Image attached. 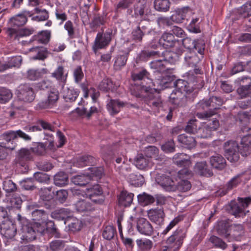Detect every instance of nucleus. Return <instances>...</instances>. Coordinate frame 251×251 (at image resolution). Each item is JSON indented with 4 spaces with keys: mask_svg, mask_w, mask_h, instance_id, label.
Masks as SVG:
<instances>
[{
    "mask_svg": "<svg viewBox=\"0 0 251 251\" xmlns=\"http://www.w3.org/2000/svg\"><path fill=\"white\" fill-rule=\"evenodd\" d=\"M150 67L153 70L154 89L160 91L166 88L167 84L172 80L171 76L167 74V71L170 70L167 61L163 59L153 60L150 63Z\"/></svg>",
    "mask_w": 251,
    "mask_h": 251,
    "instance_id": "1",
    "label": "nucleus"
},
{
    "mask_svg": "<svg viewBox=\"0 0 251 251\" xmlns=\"http://www.w3.org/2000/svg\"><path fill=\"white\" fill-rule=\"evenodd\" d=\"M201 74L199 68L189 71L187 73L188 81L178 79L175 82V85L177 89L175 92H181L183 94H189L194 89L201 88L203 85L202 78L196 75Z\"/></svg>",
    "mask_w": 251,
    "mask_h": 251,
    "instance_id": "2",
    "label": "nucleus"
},
{
    "mask_svg": "<svg viewBox=\"0 0 251 251\" xmlns=\"http://www.w3.org/2000/svg\"><path fill=\"white\" fill-rule=\"evenodd\" d=\"M17 94L18 100L13 101L11 106L13 109L18 110L22 108V106L18 104L19 101L31 102L34 100L36 96L31 85L28 83L21 84L18 88Z\"/></svg>",
    "mask_w": 251,
    "mask_h": 251,
    "instance_id": "3",
    "label": "nucleus"
},
{
    "mask_svg": "<svg viewBox=\"0 0 251 251\" xmlns=\"http://www.w3.org/2000/svg\"><path fill=\"white\" fill-rule=\"evenodd\" d=\"M47 99L40 101L36 105L38 110L51 108L54 107L59 99V92L55 88H50L46 92Z\"/></svg>",
    "mask_w": 251,
    "mask_h": 251,
    "instance_id": "4",
    "label": "nucleus"
},
{
    "mask_svg": "<svg viewBox=\"0 0 251 251\" xmlns=\"http://www.w3.org/2000/svg\"><path fill=\"white\" fill-rule=\"evenodd\" d=\"M186 231L184 229H177L167 240L168 246L173 251H177L182 246L183 240L186 237Z\"/></svg>",
    "mask_w": 251,
    "mask_h": 251,
    "instance_id": "5",
    "label": "nucleus"
},
{
    "mask_svg": "<svg viewBox=\"0 0 251 251\" xmlns=\"http://www.w3.org/2000/svg\"><path fill=\"white\" fill-rule=\"evenodd\" d=\"M225 155L231 162H236L239 158V148L238 143L233 140H229L225 143L224 146Z\"/></svg>",
    "mask_w": 251,
    "mask_h": 251,
    "instance_id": "6",
    "label": "nucleus"
},
{
    "mask_svg": "<svg viewBox=\"0 0 251 251\" xmlns=\"http://www.w3.org/2000/svg\"><path fill=\"white\" fill-rule=\"evenodd\" d=\"M192 176V173L189 170L185 168L177 173V179L178 181L176 186V190L181 192H186L191 188L190 182L187 179Z\"/></svg>",
    "mask_w": 251,
    "mask_h": 251,
    "instance_id": "7",
    "label": "nucleus"
},
{
    "mask_svg": "<svg viewBox=\"0 0 251 251\" xmlns=\"http://www.w3.org/2000/svg\"><path fill=\"white\" fill-rule=\"evenodd\" d=\"M46 228L45 225L38 223L35 224L33 227L29 226H24L23 229L25 231V234L22 239H25L27 241L33 240L36 237V232L43 235L46 232Z\"/></svg>",
    "mask_w": 251,
    "mask_h": 251,
    "instance_id": "8",
    "label": "nucleus"
},
{
    "mask_svg": "<svg viewBox=\"0 0 251 251\" xmlns=\"http://www.w3.org/2000/svg\"><path fill=\"white\" fill-rule=\"evenodd\" d=\"M16 227L14 223L9 219H6L0 224V233L6 239H11L16 234Z\"/></svg>",
    "mask_w": 251,
    "mask_h": 251,
    "instance_id": "9",
    "label": "nucleus"
},
{
    "mask_svg": "<svg viewBox=\"0 0 251 251\" xmlns=\"http://www.w3.org/2000/svg\"><path fill=\"white\" fill-rule=\"evenodd\" d=\"M32 15V13L30 11L24 10L22 13L10 18L7 22V25L19 28L26 24L27 17H31Z\"/></svg>",
    "mask_w": 251,
    "mask_h": 251,
    "instance_id": "10",
    "label": "nucleus"
},
{
    "mask_svg": "<svg viewBox=\"0 0 251 251\" xmlns=\"http://www.w3.org/2000/svg\"><path fill=\"white\" fill-rule=\"evenodd\" d=\"M85 194L92 201L97 203H102L103 201L102 191L99 184H95L86 189Z\"/></svg>",
    "mask_w": 251,
    "mask_h": 251,
    "instance_id": "11",
    "label": "nucleus"
},
{
    "mask_svg": "<svg viewBox=\"0 0 251 251\" xmlns=\"http://www.w3.org/2000/svg\"><path fill=\"white\" fill-rule=\"evenodd\" d=\"M159 43L163 47L166 49H177L180 45L179 40L176 39L172 33L164 32L161 36Z\"/></svg>",
    "mask_w": 251,
    "mask_h": 251,
    "instance_id": "12",
    "label": "nucleus"
},
{
    "mask_svg": "<svg viewBox=\"0 0 251 251\" xmlns=\"http://www.w3.org/2000/svg\"><path fill=\"white\" fill-rule=\"evenodd\" d=\"M136 228L137 231L141 234L147 236H151L153 234V228L146 219L139 218L137 222Z\"/></svg>",
    "mask_w": 251,
    "mask_h": 251,
    "instance_id": "13",
    "label": "nucleus"
},
{
    "mask_svg": "<svg viewBox=\"0 0 251 251\" xmlns=\"http://www.w3.org/2000/svg\"><path fill=\"white\" fill-rule=\"evenodd\" d=\"M111 40V34L108 33L104 34L99 32L95 38V43L93 46L94 51L104 48L108 46Z\"/></svg>",
    "mask_w": 251,
    "mask_h": 251,
    "instance_id": "14",
    "label": "nucleus"
},
{
    "mask_svg": "<svg viewBox=\"0 0 251 251\" xmlns=\"http://www.w3.org/2000/svg\"><path fill=\"white\" fill-rule=\"evenodd\" d=\"M37 126H26L24 127V130L28 132L41 131L42 129L45 130L54 131L55 127L50 123L44 120H39L37 122Z\"/></svg>",
    "mask_w": 251,
    "mask_h": 251,
    "instance_id": "15",
    "label": "nucleus"
},
{
    "mask_svg": "<svg viewBox=\"0 0 251 251\" xmlns=\"http://www.w3.org/2000/svg\"><path fill=\"white\" fill-rule=\"evenodd\" d=\"M223 104V100L219 97H212L208 100H202L197 104V108L199 110L204 109L205 108L211 107L214 110L217 109Z\"/></svg>",
    "mask_w": 251,
    "mask_h": 251,
    "instance_id": "16",
    "label": "nucleus"
},
{
    "mask_svg": "<svg viewBox=\"0 0 251 251\" xmlns=\"http://www.w3.org/2000/svg\"><path fill=\"white\" fill-rule=\"evenodd\" d=\"M156 181L165 191H175L176 186L174 181L168 176L165 175L158 176L156 178Z\"/></svg>",
    "mask_w": 251,
    "mask_h": 251,
    "instance_id": "17",
    "label": "nucleus"
},
{
    "mask_svg": "<svg viewBox=\"0 0 251 251\" xmlns=\"http://www.w3.org/2000/svg\"><path fill=\"white\" fill-rule=\"evenodd\" d=\"M145 101L149 106L154 109L162 106V100L158 93L149 94L145 99Z\"/></svg>",
    "mask_w": 251,
    "mask_h": 251,
    "instance_id": "18",
    "label": "nucleus"
},
{
    "mask_svg": "<svg viewBox=\"0 0 251 251\" xmlns=\"http://www.w3.org/2000/svg\"><path fill=\"white\" fill-rule=\"evenodd\" d=\"M240 154L243 156H247L251 153V135L247 134L243 136L241 141Z\"/></svg>",
    "mask_w": 251,
    "mask_h": 251,
    "instance_id": "19",
    "label": "nucleus"
},
{
    "mask_svg": "<svg viewBox=\"0 0 251 251\" xmlns=\"http://www.w3.org/2000/svg\"><path fill=\"white\" fill-rule=\"evenodd\" d=\"M125 103L118 100H110L107 101L106 107L108 111L111 115H114L118 113Z\"/></svg>",
    "mask_w": 251,
    "mask_h": 251,
    "instance_id": "20",
    "label": "nucleus"
},
{
    "mask_svg": "<svg viewBox=\"0 0 251 251\" xmlns=\"http://www.w3.org/2000/svg\"><path fill=\"white\" fill-rule=\"evenodd\" d=\"M134 164L139 170L148 169L151 164L150 160L142 153L138 154L134 159Z\"/></svg>",
    "mask_w": 251,
    "mask_h": 251,
    "instance_id": "21",
    "label": "nucleus"
},
{
    "mask_svg": "<svg viewBox=\"0 0 251 251\" xmlns=\"http://www.w3.org/2000/svg\"><path fill=\"white\" fill-rule=\"evenodd\" d=\"M50 33L48 31H42L34 35L29 41L28 43H33V45L47 44L50 40Z\"/></svg>",
    "mask_w": 251,
    "mask_h": 251,
    "instance_id": "22",
    "label": "nucleus"
},
{
    "mask_svg": "<svg viewBox=\"0 0 251 251\" xmlns=\"http://www.w3.org/2000/svg\"><path fill=\"white\" fill-rule=\"evenodd\" d=\"M186 101L185 94L181 92H173L170 95V101L176 106H182L185 104Z\"/></svg>",
    "mask_w": 251,
    "mask_h": 251,
    "instance_id": "23",
    "label": "nucleus"
},
{
    "mask_svg": "<svg viewBox=\"0 0 251 251\" xmlns=\"http://www.w3.org/2000/svg\"><path fill=\"white\" fill-rule=\"evenodd\" d=\"M71 213V210L68 208H61L56 209L51 213V217L58 221L65 220L68 219Z\"/></svg>",
    "mask_w": 251,
    "mask_h": 251,
    "instance_id": "24",
    "label": "nucleus"
},
{
    "mask_svg": "<svg viewBox=\"0 0 251 251\" xmlns=\"http://www.w3.org/2000/svg\"><path fill=\"white\" fill-rule=\"evenodd\" d=\"M210 163L213 168L218 170H222L226 166L225 159L219 154H215L212 156L210 158Z\"/></svg>",
    "mask_w": 251,
    "mask_h": 251,
    "instance_id": "25",
    "label": "nucleus"
},
{
    "mask_svg": "<svg viewBox=\"0 0 251 251\" xmlns=\"http://www.w3.org/2000/svg\"><path fill=\"white\" fill-rule=\"evenodd\" d=\"M75 207L77 211L80 212H89L94 210L93 205L85 200H79L75 203Z\"/></svg>",
    "mask_w": 251,
    "mask_h": 251,
    "instance_id": "26",
    "label": "nucleus"
},
{
    "mask_svg": "<svg viewBox=\"0 0 251 251\" xmlns=\"http://www.w3.org/2000/svg\"><path fill=\"white\" fill-rule=\"evenodd\" d=\"M148 10L146 2L143 0H140L134 5V14L135 18L142 17L144 14L147 13Z\"/></svg>",
    "mask_w": 251,
    "mask_h": 251,
    "instance_id": "27",
    "label": "nucleus"
},
{
    "mask_svg": "<svg viewBox=\"0 0 251 251\" xmlns=\"http://www.w3.org/2000/svg\"><path fill=\"white\" fill-rule=\"evenodd\" d=\"M230 226L226 221H219L217 224V231L220 236L228 239L230 236Z\"/></svg>",
    "mask_w": 251,
    "mask_h": 251,
    "instance_id": "28",
    "label": "nucleus"
},
{
    "mask_svg": "<svg viewBox=\"0 0 251 251\" xmlns=\"http://www.w3.org/2000/svg\"><path fill=\"white\" fill-rule=\"evenodd\" d=\"M67 222L68 223V229L72 232L79 231L82 228V223L81 221L76 218L69 217L66 221H65V224Z\"/></svg>",
    "mask_w": 251,
    "mask_h": 251,
    "instance_id": "29",
    "label": "nucleus"
},
{
    "mask_svg": "<svg viewBox=\"0 0 251 251\" xmlns=\"http://www.w3.org/2000/svg\"><path fill=\"white\" fill-rule=\"evenodd\" d=\"M150 219L157 224H161L164 220V213L162 209H155L150 210L148 213Z\"/></svg>",
    "mask_w": 251,
    "mask_h": 251,
    "instance_id": "30",
    "label": "nucleus"
},
{
    "mask_svg": "<svg viewBox=\"0 0 251 251\" xmlns=\"http://www.w3.org/2000/svg\"><path fill=\"white\" fill-rule=\"evenodd\" d=\"M31 155L29 150L25 149H21L15 158V162L22 166H24L28 160L30 159Z\"/></svg>",
    "mask_w": 251,
    "mask_h": 251,
    "instance_id": "31",
    "label": "nucleus"
},
{
    "mask_svg": "<svg viewBox=\"0 0 251 251\" xmlns=\"http://www.w3.org/2000/svg\"><path fill=\"white\" fill-rule=\"evenodd\" d=\"M194 171L201 176H211L212 172L208 168L206 162L202 161L196 164Z\"/></svg>",
    "mask_w": 251,
    "mask_h": 251,
    "instance_id": "32",
    "label": "nucleus"
},
{
    "mask_svg": "<svg viewBox=\"0 0 251 251\" xmlns=\"http://www.w3.org/2000/svg\"><path fill=\"white\" fill-rule=\"evenodd\" d=\"M177 140L188 149L193 148L196 146V141L193 137L188 136L184 134L178 136Z\"/></svg>",
    "mask_w": 251,
    "mask_h": 251,
    "instance_id": "33",
    "label": "nucleus"
},
{
    "mask_svg": "<svg viewBox=\"0 0 251 251\" xmlns=\"http://www.w3.org/2000/svg\"><path fill=\"white\" fill-rule=\"evenodd\" d=\"M29 51L36 53V55L33 56V59L44 60L48 56L47 49L43 47L36 46L29 49Z\"/></svg>",
    "mask_w": 251,
    "mask_h": 251,
    "instance_id": "34",
    "label": "nucleus"
},
{
    "mask_svg": "<svg viewBox=\"0 0 251 251\" xmlns=\"http://www.w3.org/2000/svg\"><path fill=\"white\" fill-rule=\"evenodd\" d=\"M133 196L131 193L122 191L118 199L119 204L125 207L129 206L132 202Z\"/></svg>",
    "mask_w": 251,
    "mask_h": 251,
    "instance_id": "35",
    "label": "nucleus"
},
{
    "mask_svg": "<svg viewBox=\"0 0 251 251\" xmlns=\"http://www.w3.org/2000/svg\"><path fill=\"white\" fill-rule=\"evenodd\" d=\"M63 95L66 101H74L78 96L79 91L73 88H63Z\"/></svg>",
    "mask_w": 251,
    "mask_h": 251,
    "instance_id": "36",
    "label": "nucleus"
},
{
    "mask_svg": "<svg viewBox=\"0 0 251 251\" xmlns=\"http://www.w3.org/2000/svg\"><path fill=\"white\" fill-rule=\"evenodd\" d=\"M119 87L118 84H114L111 79L105 78L100 82L99 88L100 90L107 92L108 91H115Z\"/></svg>",
    "mask_w": 251,
    "mask_h": 251,
    "instance_id": "37",
    "label": "nucleus"
},
{
    "mask_svg": "<svg viewBox=\"0 0 251 251\" xmlns=\"http://www.w3.org/2000/svg\"><path fill=\"white\" fill-rule=\"evenodd\" d=\"M136 243L139 251H150L153 244L151 240L147 238L137 239Z\"/></svg>",
    "mask_w": 251,
    "mask_h": 251,
    "instance_id": "38",
    "label": "nucleus"
},
{
    "mask_svg": "<svg viewBox=\"0 0 251 251\" xmlns=\"http://www.w3.org/2000/svg\"><path fill=\"white\" fill-rule=\"evenodd\" d=\"M186 157L187 155L184 153H176L173 156V160L178 166L187 167L190 165L191 162Z\"/></svg>",
    "mask_w": 251,
    "mask_h": 251,
    "instance_id": "39",
    "label": "nucleus"
},
{
    "mask_svg": "<svg viewBox=\"0 0 251 251\" xmlns=\"http://www.w3.org/2000/svg\"><path fill=\"white\" fill-rule=\"evenodd\" d=\"M91 180V176H89L88 173L86 174H81L74 176L72 178V182L75 185L84 186Z\"/></svg>",
    "mask_w": 251,
    "mask_h": 251,
    "instance_id": "40",
    "label": "nucleus"
},
{
    "mask_svg": "<svg viewBox=\"0 0 251 251\" xmlns=\"http://www.w3.org/2000/svg\"><path fill=\"white\" fill-rule=\"evenodd\" d=\"M203 56H198L194 52H188L185 57V60L189 66H195L203 58Z\"/></svg>",
    "mask_w": 251,
    "mask_h": 251,
    "instance_id": "41",
    "label": "nucleus"
},
{
    "mask_svg": "<svg viewBox=\"0 0 251 251\" xmlns=\"http://www.w3.org/2000/svg\"><path fill=\"white\" fill-rule=\"evenodd\" d=\"M51 76L61 83L62 87H64L67 75V74L64 75V68L62 66H59L54 72L52 73Z\"/></svg>",
    "mask_w": 251,
    "mask_h": 251,
    "instance_id": "42",
    "label": "nucleus"
},
{
    "mask_svg": "<svg viewBox=\"0 0 251 251\" xmlns=\"http://www.w3.org/2000/svg\"><path fill=\"white\" fill-rule=\"evenodd\" d=\"M68 175L64 172H60L54 176V183L58 186H63L68 183Z\"/></svg>",
    "mask_w": 251,
    "mask_h": 251,
    "instance_id": "43",
    "label": "nucleus"
},
{
    "mask_svg": "<svg viewBox=\"0 0 251 251\" xmlns=\"http://www.w3.org/2000/svg\"><path fill=\"white\" fill-rule=\"evenodd\" d=\"M230 232L236 240H239L244 233V228L241 224H234L230 226Z\"/></svg>",
    "mask_w": 251,
    "mask_h": 251,
    "instance_id": "44",
    "label": "nucleus"
},
{
    "mask_svg": "<svg viewBox=\"0 0 251 251\" xmlns=\"http://www.w3.org/2000/svg\"><path fill=\"white\" fill-rule=\"evenodd\" d=\"M16 138L15 131L10 130L3 133L0 135V140L4 141L0 142L6 145L10 146L12 144H15L13 140Z\"/></svg>",
    "mask_w": 251,
    "mask_h": 251,
    "instance_id": "45",
    "label": "nucleus"
},
{
    "mask_svg": "<svg viewBox=\"0 0 251 251\" xmlns=\"http://www.w3.org/2000/svg\"><path fill=\"white\" fill-rule=\"evenodd\" d=\"M65 247V242L62 240H54L50 242L47 248L50 251H62Z\"/></svg>",
    "mask_w": 251,
    "mask_h": 251,
    "instance_id": "46",
    "label": "nucleus"
},
{
    "mask_svg": "<svg viewBox=\"0 0 251 251\" xmlns=\"http://www.w3.org/2000/svg\"><path fill=\"white\" fill-rule=\"evenodd\" d=\"M95 158L90 155H84L78 158L76 162V166L78 167H83L91 165L95 162Z\"/></svg>",
    "mask_w": 251,
    "mask_h": 251,
    "instance_id": "47",
    "label": "nucleus"
},
{
    "mask_svg": "<svg viewBox=\"0 0 251 251\" xmlns=\"http://www.w3.org/2000/svg\"><path fill=\"white\" fill-rule=\"evenodd\" d=\"M13 94L11 91L5 87H0V103H5L12 98Z\"/></svg>",
    "mask_w": 251,
    "mask_h": 251,
    "instance_id": "48",
    "label": "nucleus"
},
{
    "mask_svg": "<svg viewBox=\"0 0 251 251\" xmlns=\"http://www.w3.org/2000/svg\"><path fill=\"white\" fill-rule=\"evenodd\" d=\"M212 132L208 128V126L206 125V123H204L198 128L197 136L201 138H207L211 136Z\"/></svg>",
    "mask_w": 251,
    "mask_h": 251,
    "instance_id": "49",
    "label": "nucleus"
},
{
    "mask_svg": "<svg viewBox=\"0 0 251 251\" xmlns=\"http://www.w3.org/2000/svg\"><path fill=\"white\" fill-rule=\"evenodd\" d=\"M137 198L139 202L142 205L151 204L155 201V198L153 196L145 192L138 195Z\"/></svg>",
    "mask_w": 251,
    "mask_h": 251,
    "instance_id": "50",
    "label": "nucleus"
},
{
    "mask_svg": "<svg viewBox=\"0 0 251 251\" xmlns=\"http://www.w3.org/2000/svg\"><path fill=\"white\" fill-rule=\"evenodd\" d=\"M154 7L158 11L165 12L169 9L170 2L169 0H154Z\"/></svg>",
    "mask_w": 251,
    "mask_h": 251,
    "instance_id": "51",
    "label": "nucleus"
},
{
    "mask_svg": "<svg viewBox=\"0 0 251 251\" xmlns=\"http://www.w3.org/2000/svg\"><path fill=\"white\" fill-rule=\"evenodd\" d=\"M145 156L149 158H154L156 160H159L158 156L159 150L155 146H149L144 150Z\"/></svg>",
    "mask_w": 251,
    "mask_h": 251,
    "instance_id": "52",
    "label": "nucleus"
},
{
    "mask_svg": "<svg viewBox=\"0 0 251 251\" xmlns=\"http://www.w3.org/2000/svg\"><path fill=\"white\" fill-rule=\"evenodd\" d=\"M129 179L131 184L136 187L142 186L145 182V178L141 175L131 174L129 175Z\"/></svg>",
    "mask_w": 251,
    "mask_h": 251,
    "instance_id": "53",
    "label": "nucleus"
},
{
    "mask_svg": "<svg viewBox=\"0 0 251 251\" xmlns=\"http://www.w3.org/2000/svg\"><path fill=\"white\" fill-rule=\"evenodd\" d=\"M127 57L126 55H118L115 59L114 67L115 70H120L124 67L126 62Z\"/></svg>",
    "mask_w": 251,
    "mask_h": 251,
    "instance_id": "54",
    "label": "nucleus"
},
{
    "mask_svg": "<svg viewBox=\"0 0 251 251\" xmlns=\"http://www.w3.org/2000/svg\"><path fill=\"white\" fill-rule=\"evenodd\" d=\"M16 146V144H12L10 146L3 143H0V160L4 159L7 155V150H13Z\"/></svg>",
    "mask_w": 251,
    "mask_h": 251,
    "instance_id": "55",
    "label": "nucleus"
},
{
    "mask_svg": "<svg viewBox=\"0 0 251 251\" xmlns=\"http://www.w3.org/2000/svg\"><path fill=\"white\" fill-rule=\"evenodd\" d=\"M242 174H238L232 178L226 184L227 189L230 190L236 187L242 181Z\"/></svg>",
    "mask_w": 251,
    "mask_h": 251,
    "instance_id": "56",
    "label": "nucleus"
},
{
    "mask_svg": "<svg viewBox=\"0 0 251 251\" xmlns=\"http://www.w3.org/2000/svg\"><path fill=\"white\" fill-rule=\"evenodd\" d=\"M3 189L6 193H12L17 189L16 184L11 180L7 179L3 182Z\"/></svg>",
    "mask_w": 251,
    "mask_h": 251,
    "instance_id": "57",
    "label": "nucleus"
},
{
    "mask_svg": "<svg viewBox=\"0 0 251 251\" xmlns=\"http://www.w3.org/2000/svg\"><path fill=\"white\" fill-rule=\"evenodd\" d=\"M239 14L243 18L251 16V2H247L239 9Z\"/></svg>",
    "mask_w": 251,
    "mask_h": 251,
    "instance_id": "58",
    "label": "nucleus"
},
{
    "mask_svg": "<svg viewBox=\"0 0 251 251\" xmlns=\"http://www.w3.org/2000/svg\"><path fill=\"white\" fill-rule=\"evenodd\" d=\"M22 61V58L21 56H13L8 59L6 62L8 68L12 67H19Z\"/></svg>",
    "mask_w": 251,
    "mask_h": 251,
    "instance_id": "59",
    "label": "nucleus"
},
{
    "mask_svg": "<svg viewBox=\"0 0 251 251\" xmlns=\"http://www.w3.org/2000/svg\"><path fill=\"white\" fill-rule=\"evenodd\" d=\"M196 122L197 120L196 119H192L188 122L185 129L186 132L197 134L198 129L197 128Z\"/></svg>",
    "mask_w": 251,
    "mask_h": 251,
    "instance_id": "60",
    "label": "nucleus"
},
{
    "mask_svg": "<svg viewBox=\"0 0 251 251\" xmlns=\"http://www.w3.org/2000/svg\"><path fill=\"white\" fill-rule=\"evenodd\" d=\"M42 72L38 70L30 69L27 71L26 77L30 80H36L41 77Z\"/></svg>",
    "mask_w": 251,
    "mask_h": 251,
    "instance_id": "61",
    "label": "nucleus"
},
{
    "mask_svg": "<svg viewBox=\"0 0 251 251\" xmlns=\"http://www.w3.org/2000/svg\"><path fill=\"white\" fill-rule=\"evenodd\" d=\"M90 173H88L89 176H91V180L94 177L100 178L103 174V168L102 167H94L89 169Z\"/></svg>",
    "mask_w": 251,
    "mask_h": 251,
    "instance_id": "62",
    "label": "nucleus"
},
{
    "mask_svg": "<svg viewBox=\"0 0 251 251\" xmlns=\"http://www.w3.org/2000/svg\"><path fill=\"white\" fill-rule=\"evenodd\" d=\"M211 243H212L215 247L222 249H225L227 247L226 244L219 237L212 236L209 239Z\"/></svg>",
    "mask_w": 251,
    "mask_h": 251,
    "instance_id": "63",
    "label": "nucleus"
},
{
    "mask_svg": "<svg viewBox=\"0 0 251 251\" xmlns=\"http://www.w3.org/2000/svg\"><path fill=\"white\" fill-rule=\"evenodd\" d=\"M115 233V230L113 226H107L102 232V236L104 239L110 240L114 237Z\"/></svg>",
    "mask_w": 251,
    "mask_h": 251,
    "instance_id": "64",
    "label": "nucleus"
}]
</instances>
